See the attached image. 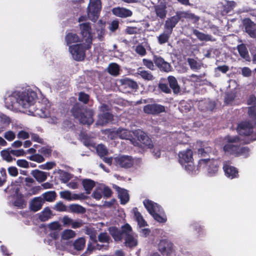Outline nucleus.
<instances>
[{"instance_id":"obj_20","label":"nucleus","mask_w":256,"mask_h":256,"mask_svg":"<svg viewBox=\"0 0 256 256\" xmlns=\"http://www.w3.org/2000/svg\"><path fill=\"white\" fill-rule=\"evenodd\" d=\"M16 196H14V204L20 208H23L26 206V202L24 199L23 195L19 192V188L16 187Z\"/></svg>"},{"instance_id":"obj_41","label":"nucleus","mask_w":256,"mask_h":256,"mask_svg":"<svg viewBox=\"0 0 256 256\" xmlns=\"http://www.w3.org/2000/svg\"><path fill=\"white\" fill-rule=\"evenodd\" d=\"M76 232L71 230H66L62 232L61 234L62 239L67 240L75 237Z\"/></svg>"},{"instance_id":"obj_38","label":"nucleus","mask_w":256,"mask_h":256,"mask_svg":"<svg viewBox=\"0 0 256 256\" xmlns=\"http://www.w3.org/2000/svg\"><path fill=\"white\" fill-rule=\"evenodd\" d=\"M68 212L82 214L85 212V209L82 206L77 204H70L68 208Z\"/></svg>"},{"instance_id":"obj_60","label":"nucleus","mask_w":256,"mask_h":256,"mask_svg":"<svg viewBox=\"0 0 256 256\" xmlns=\"http://www.w3.org/2000/svg\"><path fill=\"white\" fill-rule=\"evenodd\" d=\"M98 240L102 242L108 243L110 238L106 233H101L98 236Z\"/></svg>"},{"instance_id":"obj_4","label":"nucleus","mask_w":256,"mask_h":256,"mask_svg":"<svg viewBox=\"0 0 256 256\" xmlns=\"http://www.w3.org/2000/svg\"><path fill=\"white\" fill-rule=\"evenodd\" d=\"M237 131L240 135L250 136V140L245 142L248 144L256 140V132L254 133V125L250 121H242L238 124Z\"/></svg>"},{"instance_id":"obj_10","label":"nucleus","mask_w":256,"mask_h":256,"mask_svg":"<svg viewBox=\"0 0 256 256\" xmlns=\"http://www.w3.org/2000/svg\"><path fill=\"white\" fill-rule=\"evenodd\" d=\"M112 116L109 112V107L106 104H102L100 108V113L98 116L96 124L103 126L112 121Z\"/></svg>"},{"instance_id":"obj_59","label":"nucleus","mask_w":256,"mask_h":256,"mask_svg":"<svg viewBox=\"0 0 256 256\" xmlns=\"http://www.w3.org/2000/svg\"><path fill=\"white\" fill-rule=\"evenodd\" d=\"M29 159L37 162H42L44 161V158L39 154H36L30 156Z\"/></svg>"},{"instance_id":"obj_26","label":"nucleus","mask_w":256,"mask_h":256,"mask_svg":"<svg viewBox=\"0 0 256 256\" xmlns=\"http://www.w3.org/2000/svg\"><path fill=\"white\" fill-rule=\"evenodd\" d=\"M179 19V16H174L168 19L166 22L164 26L166 30L169 32H172L173 28H174L178 23Z\"/></svg>"},{"instance_id":"obj_43","label":"nucleus","mask_w":256,"mask_h":256,"mask_svg":"<svg viewBox=\"0 0 256 256\" xmlns=\"http://www.w3.org/2000/svg\"><path fill=\"white\" fill-rule=\"evenodd\" d=\"M171 33L165 30L162 34L158 37L159 44H163L166 43L168 41Z\"/></svg>"},{"instance_id":"obj_5","label":"nucleus","mask_w":256,"mask_h":256,"mask_svg":"<svg viewBox=\"0 0 256 256\" xmlns=\"http://www.w3.org/2000/svg\"><path fill=\"white\" fill-rule=\"evenodd\" d=\"M178 158L179 162L187 171L192 174L196 173L192 162V152L190 150L180 152Z\"/></svg>"},{"instance_id":"obj_48","label":"nucleus","mask_w":256,"mask_h":256,"mask_svg":"<svg viewBox=\"0 0 256 256\" xmlns=\"http://www.w3.org/2000/svg\"><path fill=\"white\" fill-rule=\"evenodd\" d=\"M226 4H225V12L229 14L232 10L236 7V4L234 1L226 0Z\"/></svg>"},{"instance_id":"obj_49","label":"nucleus","mask_w":256,"mask_h":256,"mask_svg":"<svg viewBox=\"0 0 256 256\" xmlns=\"http://www.w3.org/2000/svg\"><path fill=\"white\" fill-rule=\"evenodd\" d=\"M194 34L197 36V38L200 40L208 41L210 40V36L208 35L205 34L196 30H194Z\"/></svg>"},{"instance_id":"obj_61","label":"nucleus","mask_w":256,"mask_h":256,"mask_svg":"<svg viewBox=\"0 0 256 256\" xmlns=\"http://www.w3.org/2000/svg\"><path fill=\"white\" fill-rule=\"evenodd\" d=\"M8 174L12 176H16L18 174V170L15 166H10L8 168Z\"/></svg>"},{"instance_id":"obj_39","label":"nucleus","mask_w":256,"mask_h":256,"mask_svg":"<svg viewBox=\"0 0 256 256\" xmlns=\"http://www.w3.org/2000/svg\"><path fill=\"white\" fill-rule=\"evenodd\" d=\"M109 232L116 241H120L122 237V232L115 227H111L109 228Z\"/></svg>"},{"instance_id":"obj_32","label":"nucleus","mask_w":256,"mask_h":256,"mask_svg":"<svg viewBox=\"0 0 256 256\" xmlns=\"http://www.w3.org/2000/svg\"><path fill=\"white\" fill-rule=\"evenodd\" d=\"M170 87L172 89L174 94H178L180 92L179 86L176 78L173 76H169L168 78Z\"/></svg>"},{"instance_id":"obj_54","label":"nucleus","mask_w":256,"mask_h":256,"mask_svg":"<svg viewBox=\"0 0 256 256\" xmlns=\"http://www.w3.org/2000/svg\"><path fill=\"white\" fill-rule=\"evenodd\" d=\"M188 80L190 81L194 82L196 83V85H201L204 83V82L202 80L201 76H197L194 74H192L190 76Z\"/></svg>"},{"instance_id":"obj_37","label":"nucleus","mask_w":256,"mask_h":256,"mask_svg":"<svg viewBox=\"0 0 256 256\" xmlns=\"http://www.w3.org/2000/svg\"><path fill=\"white\" fill-rule=\"evenodd\" d=\"M98 25H99V28H96V32L98 38L100 40H102L105 34L104 25L105 23L103 22L102 20L98 21Z\"/></svg>"},{"instance_id":"obj_63","label":"nucleus","mask_w":256,"mask_h":256,"mask_svg":"<svg viewBox=\"0 0 256 256\" xmlns=\"http://www.w3.org/2000/svg\"><path fill=\"white\" fill-rule=\"evenodd\" d=\"M10 153L16 156H23L26 154V152L22 149L18 150H11Z\"/></svg>"},{"instance_id":"obj_45","label":"nucleus","mask_w":256,"mask_h":256,"mask_svg":"<svg viewBox=\"0 0 256 256\" xmlns=\"http://www.w3.org/2000/svg\"><path fill=\"white\" fill-rule=\"evenodd\" d=\"M96 152L100 157H103L108 154V151L106 147L102 144H98L96 148Z\"/></svg>"},{"instance_id":"obj_62","label":"nucleus","mask_w":256,"mask_h":256,"mask_svg":"<svg viewBox=\"0 0 256 256\" xmlns=\"http://www.w3.org/2000/svg\"><path fill=\"white\" fill-rule=\"evenodd\" d=\"M132 229L128 224H126L122 227V234H125L126 236L128 234H132Z\"/></svg>"},{"instance_id":"obj_30","label":"nucleus","mask_w":256,"mask_h":256,"mask_svg":"<svg viewBox=\"0 0 256 256\" xmlns=\"http://www.w3.org/2000/svg\"><path fill=\"white\" fill-rule=\"evenodd\" d=\"M238 50L242 58L244 59L246 61L250 62V60L248 50L244 44H241L238 45Z\"/></svg>"},{"instance_id":"obj_11","label":"nucleus","mask_w":256,"mask_h":256,"mask_svg":"<svg viewBox=\"0 0 256 256\" xmlns=\"http://www.w3.org/2000/svg\"><path fill=\"white\" fill-rule=\"evenodd\" d=\"M114 163L122 168H130L133 166L134 160L130 156L119 155L114 158Z\"/></svg>"},{"instance_id":"obj_51","label":"nucleus","mask_w":256,"mask_h":256,"mask_svg":"<svg viewBox=\"0 0 256 256\" xmlns=\"http://www.w3.org/2000/svg\"><path fill=\"white\" fill-rule=\"evenodd\" d=\"M11 154L10 151L9 152L6 150H3L1 152V155L2 158L8 162H11L13 160L10 155Z\"/></svg>"},{"instance_id":"obj_12","label":"nucleus","mask_w":256,"mask_h":256,"mask_svg":"<svg viewBox=\"0 0 256 256\" xmlns=\"http://www.w3.org/2000/svg\"><path fill=\"white\" fill-rule=\"evenodd\" d=\"M228 140L229 144H225V153H228L230 154H234L237 156L239 146L233 144L232 143L238 142L240 141L239 138L238 136L231 138L228 136L225 137V140Z\"/></svg>"},{"instance_id":"obj_44","label":"nucleus","mask_w":256,"mask_h":256,"mask_svg":"<svg viewBox=\"0 0 256 256\" xmlns=\"http://www.w3.org/2000/svg\"><path fill=\"white\" fill-rule=\"evenodd\" d=\"M102 190L101 184H98L92 194V198L96 200H100L102 196Z\"/></svg>"},{"instance_id":"obj_18","label":"nucleus","mask_w":256,"mask_h":256,"mask_svg":"<svg viewBox=\"0 0 256 256\" xmlns=\"http://www.w3.org/2000/svg\"><path fill=\"white\" fill-rule=\"evenodd\" d=\"M165 108L164 106L157 104H148L144 106V111L148 114H155L164 112Z\"/></svg>"},{"instance_id":"obj_35","label":"nucleus","mask_w":256,"mask_h":256,"mask_svg":"<svg viewBox=\"0 0 256 256\" xmlns=\"http://www.w3.org/2000/svg\"><path fill=\"white\" fill-rule=\"evenodd\" d=\"M136 74L140 76L143 79L146 80H152L154 79V76L151 72L143 70L142 68H139Z\"/></svg>"},{"instance_id":"obj_17","label":"nucleus","mask_w":256,"mask_h":256,"mask_svg":"<svg viewBox=\"0 0 256 256\" xmlns=\"http://www.w3.org/2000/svg\"><path fill=\"white\" fill-rule=\"evenodd\" d=\"M198 150L197 154L199 157H205L212 152V148L206 142H198L196 145Z\"/></svg>"},{"instance_id":"obj_46","label":"nucleus","mask_w":256,"mask_h":256,"mask_svg":"<svg viewBox=\"0 0 256 256\" xmlns=\"http://www.w3.org/2000/svg\"><path fill=\"white\" fill-rule=\"evenodd\" d=\"M42 196L45 200L52 202L55 200L56 193L54 191H49L44 193Z\"/></svg>"},{"instance_id":"obj_53","label":"nucleus","mask_w":256,"mask_h":256,"mask_svg":"<svg viewBox=\"0 0 256 256\" xmlns=\"http://www.w3.org/2000/svg\"><path fill=\"white\" fill-rule=\"evenodd\" d=\"M248 116L254 120H256V106H250L248 108Z\"/></svg>"},{"instance_id":"obj_1","label":"nucleus","mask_w":256,"mask_h":256,"mask_svg":"<svg viewBox=\"0 0 256 256\" xmlns=\"http://www.w3.org/2000/svg\"><path fill=\"white\" fill-rule=\"evenodd\" d=\"M37 98L36 94L32 90L28 88L24 91H15L8 92L4 98V102L6 108L13 110H26L30 114L40 117H45L48 114L43 112L38 104V108L35 109L34 104Z\"/></svg>"},{"instance_id":"obj_15","label":"nucleus","mask_w":256,"mask_h":256,"mask_svg":"<svg viewBox=\"0 0 256 256\" xmlns=\"http://www.w3.org/2000/svg\"><path fill=\"white\" fill-rule=\"evenodd\" d=\"M242 24L246 32L252 38H256V24L250 18H244Z\"/></svg>"},{"instance_id":"obj_50","label":"nucleus","mask_w":256,"mask_h":256,"mask_svg":"<svg viewBox=\"0 0 256 256\" xmlns=\"http://www.w3.org/2000/svg\"><path fill=\"white\" fill-rule=\"evenodd\" d=\"M54 209L58 212H68V207L62 202H57L54 206Z\"/></svg>"},{"instance_id":"obj_57","label":"nucleus","mask_w":256,"mask_h":256,"mask_svg":"<svg viewBox=\"0 0 256 256\" xmlns=\"http://www.w3.org/2000/svg\"><path fill=\"white\" fill-rule=\"evenodd\" d=\"M4 138L8 141L11 142L16 138V134L12 130L6 132L4 134Z\"/></svg>"},{"instance_id":"obj_13","label":"nucleus","mask_w":256,"mask_h":256,"mask_svg":"<svg viewBox=\"0 0 256 256\" xmlns=\"http://www.w3.org/2000/svg\"><path fill=\"white\" fill-rule=\"evenodd\" d=\"M158 248L159 251L164 255L170 256L175 251L173 244L168 240H161L158 244Z\"/></svg>"},{"instance_id":"obj_58","label":"nucleus","mask_w":256,"mask_h":256,"mask_svg":"<svg viewBox=\"0 0 256 256\" xmlns=\"http://www.w3.org/2000/svg\"><path fill=\"white\" fill-rule=\"evenodd\" d=\"M16 165L20 168H27L29 167L28 162L26 160H18L16 162Z\"/></svg>"},{"instance_id":"obj_16","label":"nucleus","mask_w":256,"mask_h":256,"mask_svg":"<svg viewBox=\"0 0 256 256\" xmlns=\"http://www.w3.org/2000/svg\"><path fill=\"white\" fill-rule=\"evenodd\" d=\"M60 195L62 198L68 201L83 200L86 198V196L82 193L74 194L68 190L60 192Z\"/></svg>"},{"instance_id":"obj_28","label":"nucleus","mask_w":256,"mask_h":256,"mask_svg":"<svg viewBox=\"0 0 256 256\" xmlns=\"http://www.w3.org/2000/svg\"><path fill=\"white\" fill-rule=\"evenodd\" d=\"M40 108H42L44 112H45L46 113L48 114L47 116H45L44 118H48V122L49 123L52 124H56L58 123V118L56 116L52 115L50 114V110H48V106H40Z\"/></svg>"},{"instance_id":"obj_64","label":"nucleus","mask_w":256,"mask_h":256,"mask_svg":"<svg viewBox=\"0 0 256 256\" xmlns=\"http://www.w3.org/2000/svg\"><path fill=\"white\" fill-rule=\"evenodd\" d=\"M72 220V219L69 218L67 216H65L62 218V222L64 226H70L71 225Z\"/></svg>"},{"instance_id":"obj_42","label":"nucleus","mask_w":256,"mask_h":256,"mask_svg":"<svg viewBox=\"0 0 256 256\" xmlns=\"http://www.w3.org/2000/svg\"><path fill=\"white\" fill-rule=\"evenodd\" d=\"M86 244V240L84 238H80L76 240L74 243V246L76 250H82Z\"/></svg>"},{"instance_id":"obj_25","label":"nucleus","mask_w":256,"mask_h":256,"mask_svg":"<svg viewBox=\"0 0 256 256\" xmlns=\"http://www.w3.org/2000/svg\"><path fill=\"white\" fill-rule=\"evenodd\" d=\"M126 246L129 248H133L137 246V236L133 234H128L124 238Z\"/></svg>"},{"instance_id":"obj_8","label":"nucleus","mask_w":256,"mask_h":256,"mask_svg":"<svg viewBox=\"0 0 256 256\" xmlns=\"http://www.w3.org/2000/svg\"><path fill=\"white\" fill-rule=\"evenodd\" d=\"M102 9L100 0H90L87 8L88 18L92 21H96Z\"/></svg>"},{"instance_id":"obj_3","label":"nucleus","mask_w":256,"mask_h":256,"mask_svg":"<svg viewBox=\"0 0 256 256\" xmlns=\"http://www.w3.org/2000/svg\"><path fill=\"white\" fill-rule=\"evenodd\" d=\"M144 204L149 213L159 222H165L166 216L163 212L162 208L157 204L150 200L144 201Z\"/></svg>"},{"instance_id":"obj_9","label":"nucleus","mask_w":256,"mask_h":256,"mask_svg":"<svg viewBox=\"0 0 256 256\" xmlns=\"http://www.w3.org/2000/svg\"><path fill=\"white\" fill-rule=\"evenodd\" d=\"M89 48H86V44H80L70 46L68 50L74 60L80 61L85 57L86 50Z\"/></svg>"},{"instance_id":"obj_22","label":"nucleus","mask_w":256,"mask_h":256,"mask_svg":"<svg viewBox=\"0 0 256 256\" xmlns=\"http://www.w3.org/2000/svg\"><path fill=\"white\" fill-rule=\"evenodd\" d=\"M65 40L67 46L70 47V46H72V44L80 42L82 40L77 34L70 32L66 34Z\"/></svg>"},{"instance_id":"obj_52","label":"nucleus","mask_w":256,"mask_h":256,"mask_svg":"<svg viewBox=\"0 0 256 256\" xmlns=\"http://www.w3.org/2000/svg\"><path fill=\"white\" fill-rule=\"evenodd\" d=\"M236 92H228L225 96V103L229 104L232 102L236 98Z\"/></svg>"},{"instance_id":"obj_27","label":"nucleus","mask_w":256,"mask_h":256,"mask_svg":"<svg viewBox=\"0 0 256 256\" xmlns=\"http://www.w3.org/2000/svg\"><path fill=\"white\" fill-rule=\"evenodd\" d=\"M118 196L122 204H125L129 200V194L126 190L116 188Z\"/></svg>"},{"instance_id":"obj_40","label":"nucleus","mask_w":256,"mask_h":256,"mask_svg":"<svg viewBox=\"0 0 256 256\" xmlns=\"http://www.w3.org/2000/svg\"><path fill=\"white\" fill-rule=\"evenodd\" d=\"M52 211L48 208H45L40 214L39 218L42 222L46 221L51 218Z\"/></svg>"},{"instance_id":"obj_33","label":"nucleus","mask_w":256,"mask_h":256,"mask_svg":"<svg viewBox=\"0 0 256 256\" xmlns=\"http://www.w3.org/2000/svg\"><path fill=\"white\" fill-rule=\"evenodd\" d=\"M120 82L124 88H129L132 89H136L138 88L136 82L127 78L120 80Z\"/></svg>"},{"instance_id":"obj_56","label":"nucleus","mask_w":256,"mask_h":256,"mask_svg":"<svg viewBox=\"0 0 256 256\" xmlns=\"http://www.w3.org/2000/svg\"><path fill=\"white\" fill-rule=\"evenodd\" d=\"M101 186L102 189V194L106 198L110 196L112 193L111 190L108 187L102 184H101Z\"/></svg>"},{"instance_id":"obj_31","label":"nucleus","mask_w":256,"mask_h":256,"mask_svg":"<svg viewBox=\"0 0 256 256\" xmlns=\"http://www.w3.org/2000/svg\"><path fill=\"white\" fill-rule=\"evenodd\" d=\"M82 184L84 190L87 194H90L95 186V182L90 179H84L82 181Z\"/></svg>"},{"instance_id":"obj_2","label":"nucleus","mask_w":256,"mask_h":256,"mask_svg":"<svg viewBox=\"0 0 256 256\" xmlns=\"http://www.w3.org/2000/svg\"><path fill=\"white\" fill-rule=\"evenodd\" d=\"M116 134L120 138L129 140L134 146L142 149L150 148L152 146L150 139L140 130L130 132L126 129L119 128Z\"/></svg>"},{"instance_id":"obj_14","label":"nucleus","mask_w":256,"mask_h":256,"mask_svg":"<svg viewBox=\"0 0 256 256\" xmlns=\"http://www.w3.org/2000/svg\"><path fill=\"white\" fill-rule=\"evenodd\" d=\"M207 164L208 165V173L210 176H213L218 172V162L213 160L202 159L198 162L200 167L204 166Z\"/></svg>"},{"instance_id":"obj_47","label":"nucleus","mask_w":256,"mask_h":256,"mask_svg":"<svg viewBox=\"0 0 256 256\" xmlns=\"http://www.w3.org/2000/svg\"><path fill=\"white\" fill-rule=\"evenodd\" d=\"M119 66L116 64H112L109 65L108 70L110 74L113 76H117L119 74Z\"/></svg>"},{"instance_id":"obj_23","label":"nucleus","mask_w":256,"mask_h":256,"mask_svg":"<svg viewBox=\"0 0 256 256\" xmlns=\"http://www.w3.org/2000/svg\"><path fill=\"white\" fill-rule=\"evenodd\" d=\"M43 203L44 201L41 197H36L31 200L30 208L34 212H37L42 208Z\"/></svg>"},{"instance_id":"obj_6","label":"nucleus","mask_w":256,"mask_h":256,"mask_svg":"<svg viewBox=\"0 0 256 256\" xmlns=\"http://www.w3.org/2000/svg\"><path fill=\"white\" fill-rule=\"evenodd\" d=\"M72 112L74 116L83 124L90 125L94 122V112L92 110H79L74 107L72 108Z\"/></svg>"},{"instance_id":"obj_29","label":"nucleus","mask_w":256,"mask_h":256,"mask_svg":"<svg viewBox=\"0 0 256 256\" xmlns=\"http://www.w3.org/2000/svg\"><path fill=\"white\" fill-rule=\"evenodd\" d=\"M166 6L164 4H160L155 6V11L156 14L160 18H164L166 16Z\"/></svg>"},{"instance_id":"obj_19","label":"nucleus","mask_w":256,"mask_h":256,"mask_svg":"<svg viewBox=\"0 0 256 256\" xmlns=\"http://www.w3.org/2000/svg\"><path fill=\"white\" fill-rule=\"evenodd\" d=\"M154 60L161 70L165 72H169L171 70L172 68L170 64L164 61L161 57L154 56Z\"/></svg>"},{"instance_id":"obj_55","label":"nucleus","mask_w":256,"mask_h":256,"mask_svg":"<svg viewBox=\"0 0 256 256\" xmlns=\"http://www.w3.org/2000/svg\"><path fill=\"white\" fill-rule=\"evenodd\" d=\"M249 152H250V149L248 146L240 147L239 146L237 156L244 155L246 157L248 155Z\"/></svg>"},{"instance_id":"obj_36","label":"nucleus","mask_w":256,"mask_h":256,"mask_svg":"<svg viewBox=\"0 0 256 256\" xmlns=\"http://www.w3.org/2000/svg\"><path fill=\"white\" fill-rule=\"evenodd\" d=\"M33 176L38 182H42L47 178V175L46 172L39 170H34L32 172Z\"/></svg>"},{"instance_id":"obj_7","label":"nucleus","mask_w":256,"mask_h":256,"mask_svg":"<svg viewBox=\"0 0 256 256\" xmlns=\"http://www.w3.org/2000/svg\"><path fill=\"white\" fill-rule=\"evenodd\" d=\"M80 34L81 40L84 42L86 48H90L94 38V34L90 24L89 22L82 23L80 24Z\"/></svg>"},{"instance_id":"obj_34","label":"nucleus","mask_w":256,"mask_h":256,"mask_svg":"<svg viewBox=\"0 0 256 256\" xmlns=\"http://www.w3.org/2000/svg\"><path fill=\"white\" fill-rule=\"evenodd\" d=\"M132 212L134 214V217L138 222V225L140 227H143L146 225V222L143 218L141 214L138 212L136 208L132 209Z\"/></svg>"},{"instance_id":"obj_21","label":"nucleus","mask_w":256,"mask_h":256,"mask_svg":"<svg viewBox=\"0 0 256 256\" xmlns=\"http://www.w3.org/2000/svg\"><path fill=\"white\" fill-rule=\"evenodd\" d=\"M112 14L120 18H127L132 16V12L124 8H115L112 10Z\"/></svg>"},{"instance_id":"obj_24","label":"nucleus","mask_w":256,"mask_h":256,"mask_svg":"<svg viewBox=\"0 0 256 256\" xmlns=\"http://www.w3.org/2000/svg\"><path fill=\"white\" fill-rule=\"evenodd\" d=\"M225 175L230 179L237 178L238 176V170L233 166L225 164Z\"/></svg>"}]
</instances>
